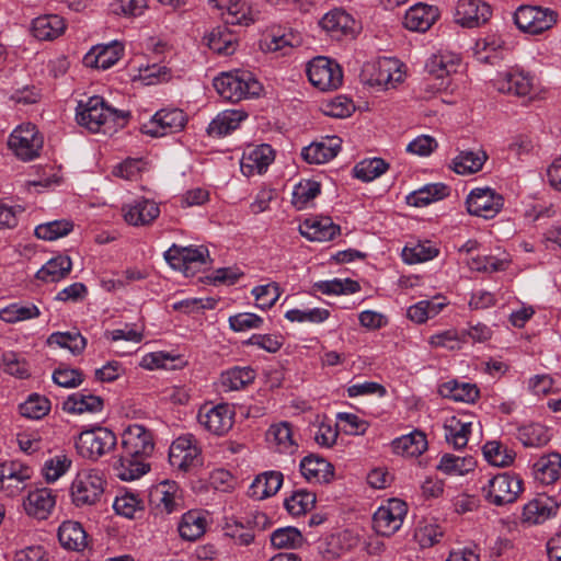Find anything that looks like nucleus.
Masks as SVG:
<instances>
[{"mask_svg": "<svg viewBox=\"0 0 561 561\" xmlns=\"http://www.w3.org/2000/svg\"><path fill=\"white\" fill-rule=\"evenodd\" d=\"M41 316L39 309L33 305L11 304L0 310V319L7 323H15Z\"/></svg>", "mask_w": 561, "mask_h": 561, "instance_id": "obj_50", "label": "nucleus"}, {"mask_svg": "<svg viewBox=\"0 0 561 561\" xmlns=\"http://www.w3.org/2000/svg\"><path fill=\"white\" fill-rule=\"evenodd\" d=\"M517 438L526 447H541L550 440L547 427L538 423L520 426Z\"/></svg>", "mask_w": 561, "mask_h": 561, "instance_id": "obj_49", "label": "nucleus"}, {"mask_svg": "<svg viewBox=\"0 0 561 561\" xmlns=\"http://www.w3.org/2000/svg\"><path fill=\"white\" fill-rule=\"evenodd\" d=\"M300 233L311 241H330L340 234L341 228L330 217L307 218L299 226Z\"/></svg>", "mask_w": 561, "mask_h": 561, "instance_id": "obj_22", "label": "nucleus"}, {"mask_svg": "<svg viewBox=\"0 0 561 561\" xmlns=\"http://www.w3.org/2000/svg\"><path fill=\"white\" fill-rule=\"evenodd\" d=\"M275 158L276 151L267 144L248 146L240 161L241 172L245 176L262 174Z\"/></svg>", "mask_w": 561, "mask_h": 561, "instance_id": "obj_17", "label": "nucleus"}, {"mask_svg": "<svg viewBox=\"0 0 561 561\" xmlns=\"http://www.w3.org/2000/svg\"><path fill=\"white\" fill-rule=\"evenodd\" d=\"M492 15L491 7L481 0H458L456 22L463 27H478Z\"/></svg>", "mask_w": 561, "mask_h": 561, "instance_id": "obj_18", "label": "nucleus"}, {"mask_svg": "<svg viewBox=\"0 0 561 561\" xmlns=\"http://www.w3.org/2000/svg\"><path fill=\"white\" fill-rule=\"evenodd\" d=\"M123 454L147 458L154 449L150 431L140 424L129 425L122 434Z\"/></svg>", "mask_w": 561, "mask_h": 561, "instance_id": "obj_15", "label": "nucleus"}, {"mask_svg": "<svg viewBox=\"0 0 561 561\" xmlns=\"http://www.w3.org/2000/svg\"><path fill=\"white\" fill-rule=\"evenodd\" d=\"M214 87L222 99L230 102L256 96L262 89L254 76L244 70L221 73L214 79Z\"/></svg>", "mask_w": 561, "mask_h": 561, "instance_id": "obj_2", "label": "nucleus"}, {"mask_svg": "<svg viewBox=\"0 0 561 561\" xmlns=\"http://www.w3.org/2000/svg\"><path fill=\"white\" fill-rule=\"evenodd\" d=\"M129 116V112L108 106L104 99L98 95L89 98L85 103L79 102L76 115L78 124L93 133L99 131L102 126L106 129L123 128Z\"/></svg>", "mask_w": 561, "mask_h": 561, "instance_id": "obj_1", "label": "nucleus"}, {"mask_svg": "<svg viewBox=\"0 0 561 561\" xmlns=\"http://www.w3.org/2000/svg\"><path fill=\"white\" fill-rule=\"evenodd\" d=\"M321 192V185L317 181L305 180L295 185L291 194V204L297 209L305 208L309 202L316 198Z\"/></svg>", "mask_w": 561, "mask_h": 561, "instance_id": "obj_53", "label": "nucleus"}, {"mask_svg": "<svg viewBox=\"0 0 561 561\" xmlns=\"http://www.w3.org/2000/svg\"><path fill=\"white\" fill-rule=\"evenodd\" d=\"M234 412L227 403H220L199 410L197 419L208 432L221 436L228 433L233 425Z\"/></svg>", "mask_w": 561, "mask_h": 561, "instance_id": "obj_16", "label": "nucleus"}, {"mask_svg": "<svg viewBox=\"0 0 561 561\" xmlns=\"http://www.w3.org/2000/svg\"><path fill=\"white\" fill-rule=\"evenodd\" d=\"M408 512L407 504L399 499H391L380 506L373 516V527L377 534L389 537L398 531Z\"/></svg>", "mask_w": 561, "mask_h": 561, "instance_id": "obj_10", "label": "nucleus"}, {"mask_svg": "<svg viewBox=\"0 0 561 561\" xmlns=\"http://www.w3.org/2000/svg\"><path fill=\"white\" fill-rule=\"evenodd\" d=\"M146 458L123 454L115 466L116 476L124 481H133L144 476L149 470Z\"/></svg>", "mask_w": 561, "mask_h": 561, "instance_id": "obj_43", "label": "nucleus"}, {"mask_svg": "<svg viewBox=\"0 0 561 561\" xmlns=\"http://www.w3.org/2000/svg\"><path fill=\"white\" fill-rule=\"evenodd\" d=\"M44 139L35 125L27 123L16 127L8 140L9 148L18 158L31 161L39 156Z\"/></svg>", "mask_w": 561, "mask_h": 561, "instance_id": "obj_8", "label": "nucleus"}, {"mask_svg": "<svg viewBox=\"0 0 561 561\" xmlns=\"http://www.w3.org/2000/svg\"><path fill=\"white\" fill-rule=\"evenodd\" d=\"M388 167L381 158L366 159L355 165L354 175L364 182H369L383 174Z\"/></svg>", "mask_w": 561, "mask_h": 561, "instance_id": "obj_57", "label": "nucleus"}, {"mask_svg": "<svg viewBox=\"0 0 561 561\" xmlns=\"http://www.w3.org/2000/svg\"><path fill=\"white\" fill-rule=\"evenodd\" d=\"M70 466L71 460L66 455H57L45 462L44 476L48 482H54L65 474Z\"/></svg>", "mask_w": 561, "mask_h": 561, "instance_id": "obj_62", "label": "nucleus"}, {"mask_svg": "<svg viewBox=\"0 0 561 561\" xmlns=\"http://www.w3.org/2000/svg\"><path fill=\"white\" fill-rule=\"evenodd\" d=\"M123 46L116 42L93 47L83 58L85 66L106 70L114 66L123 55Z\"/></svg>", "mask_w": 561, "mask_h": 561, "instance_id": "obj_27", "label": "nucleus"}, {"mask_svg": "<svg viewBox=\"0 0 561 561\" xmlns=\"http://www.w3.org/2000/svg\"><path fill=\"white\" fill-rule=\"evenodd\" d=\"M471 423H462L456 417H451L444 426L445 438L451 443L456 449L465 447L468 443Z\"/></svg>", "mask_w": 561, "mask_h": 561, "instance_id": "obj_54", "label": "nucleus"}, {"mask_svg": "<svg viewBox=\"0 0 561 561\" xmlns=\"http://www.w3.org/2000/svg\"><path fill=\"white\" fill-rule=\"evenodd\" d=\"M307 76L310 83L320 91H333L343 82V72L340 65L328 57H314L307 66Z\"/></svg>", "mask_w": 561, "mask_h": 561, "instance_id": "obj_6", "label": "nucleus"}, {"mask_svg": "<svg viewBox=\"0 0 561 561\" xmlns=\"http://www.w3.org/2000/svg\"><path fill=\"white\" fill-rule=\"evenodd\" d=\"M30 467L20 461H8L0 465V489L9 496L16 495L26 480L31 478Z\"/></svg>", "mask_w": 561, "mask_h": 561, "instance_id": "obj_19", "label": "nucleus"}, {"mask_svg": "<svg viewBox=\"0 0 561 561\" xmlns=\"http://www.w3.org/2000/svg\"><path fill=\"white\" fill-rule=\"evenodd\" d=\"M354 24V19L342 9L331 10L320 21L322 28L334 38L352 33Z\"/></svg>", "mask_w": 561, "mask_h": 561, "instance_id": "obj_32", "label": "nucleus"}, {"mask_svg": "<svg viewBox=\"0 0 561 561\" xmlns=\"http://www.w3.org/2000/svg\"><path fill=\"white\" fill-rule=\"evenodd\" d=\"M488 159L485 151L461 150L451 161L450 168L458 174H472L480 171Z\"/></svg>", "mask_w": 561, "mask_h": 561, "instance_id": "obj_37", "label": "nucleus"}, {"mask_svg": "<svg viewBox=\"0 0 561 561\" xmlns=\"http://www.w3.org/2000/svg\"><path fill=\"white\" fill-rule=\"evenodd\" d=\"M46 343L48 346L68 350L72 355H80L87 346V339L78 331L54 332Z\"/></svg>", "mask_w": 561, "mask_h": 561, "instance_id": "obj_45", "label": "nucleus"}, {"mask_svg": "<svg viewBox=\"0 0 561 561\" xmlns=\"http://www.w3.org/2000/svg\"><path fill=\"white\" fill-rule=\"evenodd\" d=\"M62 409L71 414L95 413L103 409V399L91 393L76 392L66 399Z\"/></svg>", "mask_w": 561, "mask_h": 561, "instance_id": "obj_34", "label": "nucleus"}, {"mask_svg": "<svg viewBox=\"0 0 561 561\" xmlns=\"http://www.w3.org/2000/svg\"><path fill=\"white\" fill-rule=\"evenodd\" d=\"M496 89L502 93L526 96L533 91V77L520 70L501 73L496 79Z\"/></svg>", "mask_w": 561, "mask_h": 561, "instance_id": "obj_23", "label": "nucleus"}, {"mask_svg": "<svg viewBox=\"0 0 561 561\" xmlns=\"http://www.w3.org/2000/svg\"><path fill=\"white\" fill-rule=\"evenodd\" d=\"M393 451L398 455L417 457L427 449L426 435L419 430L392 440Z\"/></svg>", "mask_w": 561, "mask_h": 561, "instance_id": "obj_33", "label": "nucleus"}, {"mask_svg": "<svg viewBox=\"0 0 561 561\" xmlns=\"http://www.w3.org/2000/svg\"><path fill=\"white\" fill-rule=\"evenodd\" d=\"M73 224L70 220L61 219L38 225L35 228V236L39 239L53 241L70 233Z\"/></svg>", "mask_w": 561, "mask_h": 561, "instance_id": "obj_55", "label": "nucleus"}, {"mask_svg": "<svg viewBox=\"0 0 561 561\" xmlns=\"http://www.w3.org/2000/svg\"><path fill=\"white\" fill-rule=\"evenodd\" d=\"M58 540L68 550L81 551L87 545V533L79 522L66 520L58 528Z\"/></svg>", "mask_w": 561, "mask_h": 561, "instance_id": "obj_31", "label": "nucleus"}, {"mask_svg": "<svg viewBox=\"0 0 561 561\" xmlns=\"http://www.w3.org/2000/svg\"><path fill=\"white\" fill-rule=\"evenodd\" d=\"M558 508V504L551 497L540 495L524 506L523 520L541 524L556 515Z\"/></svg>", "mask_w": 561, "mask_h": 561, "instance_id": "obj_30", "label": "nucleus"}, {"mask_svg": "<svg viewBox=\"0 0 561 561\" xmlns=\"http://www.w3.org/2000/svg\"><path fill=\"white\" fill-rule=\"evenodd\" d=\"M56 504V495L51 489L41 488L31 491L24 501V508L30 516L46 519Z\"/></svg>", "mask_w": 561, "mask_h": 561, "instance_id": "obj_25", "label": "nucleus"}, {"mask_svg": "<svg viewBox=\"0 0 561 561\" xmlns=\"http://www.w3.org/2000/svg\"><path fill=\"white\" fill-rule=\"evenodd\" d=\"M65 27L64 19L57 14L38 16L32 23L33 35L39 41L57 38L64 33Z\"/></svg>", "mask_w": 561, "mask_h": 561, "instance_id": "obj_35", "label": "nucleus"}, {"mask_svg": "<svg viewBox=\"0 0 561 561\" xmlns=\"http://www.w3.org/2000/svg\"><path fill=\"white\" fill-rule=\"evenodd\" d=\"M50 410V402L39 394H31L26 401L19 405L20 414L32 420L44 417Z\"/></svg>", "mask_w": 561, "mask_h": 561, "instance_id": "obj_56", "label": "nucleus"}, {"mask_svg": "<svg viewBox=\"0 0 561 561\" xmlns=\"http://www.w3.org/2000/svg\"><path fill=\"white\" fill-rule=\"evenodd\" d=\"M206 529V519L198 513L190 511L182 516L179 524L180 536L188 541L198 539Z\"/></svg>", "mask_w": 561, "mask_h": 561, "instance_id": "obj_47", "label": "nucleus"}, {"mask_svg": "<svg viewBox=\"0 0 561 561\" xmlns=\"http://www.w3.org/2000/svg\"><path fill=\"white\" fill-rule=\"evenodd\" d=\"M116 444V435L111 430L96 426L79 434L76 448L83 458L98 460L113 450Z\"/></svg>", "mask_w": 561, "mask_h": 561, "instance_id": "obj_4", "label": "nucleus"}, {"mask_svg": "<svg viewBox=\"0 0 561 561\" xmlns=\"http://www.w3.org/2000/svg\"><path fill=\"white\" fill-rule=\"evenodd\" d=\"M482 492L490 504L504 506L514 503L523 492V480L515 473H499L489 480Z\"/></svg>", "mask_w": 561, "mask_h": 561, "instance_id": "obj_5", "label": "nucleus"}, {"mask_svg": "<svg viewBox=\"0 0 561 561\" xmlns=\"http://www.w3.org/2000/svg\"><path fill=\"white\" fill-rule=\"evenodd\" d=\"M301 474L310 482L328 484L334 479V467L319 455H308L299 463Z\"/></svg>", "mask_w": 561, "mask_h": 561, "instance_id": "obj_21", "label": "nucleus"}, {"mask_svg": "<svg viewBox=\"0 0 561 561\" xmlns=\"http://www.w3.org/2000/svg\"><path fill=\"white\" fill-rule=\"evenodd\" d=\"M438 393L454 401L472 403L479 397V389L473 383L449 380L439 386Z\"/></svg>", "mask_w": 561, "mask_h": 561, "instance_id": "obj_40", "label": "nucleus"}, {"mask_svg": "<svg viewBox=\"0 0 561 561\" xmlns=\"http://www.w3.org/2000/svg\"><path fill=\"white\" fill-rule=\"evenodd\" d=\"M255 376L254 369L249 366L229 368L220 375V388L226 392L241 390L252 383Z\"/></svg>", "mask_w": 561, "mask_h": 561, "instance_id": "obj_36", "label": "nucleus"}, {"mask_svg": "<svg viewBox=\"0 0 561 561\" xmlns=\"http://www.w3.org/2000/svg\"><path fill=\"white\" fill-rule=\"evenodd\" d=\"M199 454L194 436L183 435L171 444L169 462L173 469L186 472L199 463Z\"/></svg>", "mask_w": 561, "mask_h": 561, "instance_id": "obj_11", "label": "nucleus"}, {"mask_svg": "<svg viewBox=\"0 0 561 561\" xmlns=\"http://www.w3.org/2000/svg\"><path fill=\"white\" fill-rule=\"evenodd\" d=\"M207 46L215 53L228 56L234 53L237 38L226 25L215 27L205 36Z\"/></svg>", "mask_w": 561, "mask_h": 561, "instance_id": "obj_39", "label": "nucleus"}, {"mask_svg": "<svg viewBox=\"0 0 561 561\" xmlns=\"http://www.w3.org/2000/svg\"><path fill=\"white\" fill-rule=\"evenodd\" d=\"M342 140L337 136L325 137L313 141L301 150L302 159L309 164L325 163L335 158L341 149Z\"/></svg>", "mask_w": 561, "mask_h": 561, "instance_id": "obj_20", "label": "nucleus"}, {"mask_svg": "<svg viewBox=\"0 0 561 561\" xmlns=\"http://www.w3.org/2000/svg\"><path fill=\"white\" fill-rule=\"evenodd\" d=\"M226 24L248 26L255 21L254 13L245 0H238L227 12L220 13Z\"/></svg>", "mask_w": 561, "mask_h": 561, "instance_id": "obj_52", "label": "nucleus"}, {"mask_svg": "<svg viewBox=\"0 0 561 561\" xmlns=\"http://www.w3.org/2000/svg\"><path fill=\"white\" fill-rule=\"evenodd\" d=\"M450 188L443 183L427 184L407 197L409 205L423 207L449 195Z\"/></svg>", "mask_w": 561, "mask_h": 561, "instance_id": "obj_44", "label": "nucleus"}, {"mask_svg": "<svg viewBox=\"0 0 561 561\" xmlns=\"http://www.w3.org/2000/svg\"><path fill=\"white\" fill-rule=\"evenodd\" d=\"M186 123L185 113L180 108H162L141 127L142 133L152 137H162L180 131Z\"/></svg>", "mask_w": 561, "mask_h": 561, "instance_id": "obj_12", "label": "nucleus"}, {"mask_svg": "<svg viewBox=\"0 0 561 561\" xmlns=\"http://www.w3.org/2000/svg\"><path fill=\"white\" fill-rule=\"evenodd\" d=\"M72 262L67 255L50 259L36 273V278L46 283H55L65 278L71 271Z\"/></svg>", "mask_w": 561, "mask_h": 561, "instance_id": "obj_42", "label": "nucleus"}, {"mask_svg": "<svg viewBox=\"0 0 561 561\" xmlns=\"http://www.w3.org/2000/svg\"><path fill=\"white\" fill-rule=\"evenodd\" d=\"M316 495L313 493L300 490L287 497L283 505L289 515L299 517L306 515L313 507Z\"/></svg>", "mask_w": 561, "mask_h": 561, "instance_id": "obj_51", "label": "nucleus"}, {"mask_svg": "<svg viewBox=\"0 0 561 561\" xmlns=\"http://www.w3.org/2000/svg\"><path fill=\"white\" fill-rule=\"evenodd\" d=\"M466 204L469 214L490 219L502 209L504 199L490 187H479L471 191Z\"/></svg>", "mask_w": 561, "mask_h": 561, "instance_id": "obj_14", "label": "nucleus"}, {"mask_svg": "<svg viewBox=\"0 0 561 561\" xmlns=\"http://www.w3.org/2000/svg\"><path fill=\"white\" fill-rule=\"evenodd\" d=\"M280 489V472L267 471L259 474L251 483L248 494L254 500H264Z\"/></svg>", "mask_w": 561, "mask_h": 561, "instance_id": "obj_38", "label": "nucleus"}, {"mask_svg": "<svg viewBox=\"0 0 561 561\" xmlns=\"http://www.w3.org/2000/svg\"><path fill=\"white\" fill-rule=\"evenodd\" d=\"M437 18V8L419 3L407 11L403 24L410 31L425 32L434 24Z\"/></svg>", "mask_w": 561, "mask_h": 561, "instance_id": "obj_28", "label": "nucleus"}, {"mask_svg": "<svg viewBox=\"0 0 561 561\" xmlns=\"http://www.w3.org/2000/svg\"><path fill=\"white\" fill-rule=\"evenodd\" d=\"M178 485L175 482L162 481L149 494L150 503L157 513L171 514L179 507Z\"/></svg>", "mask_w": 561, "mask_h": 561, "instance_id": "obj_24", "label": "nucleus"}, {"mask_svg": "<svg viewBox=\"0 0 561 561\" xmlns=\"http://www.w3.org/2000/svg\"><path fill=\"white\" fill-rule=\"evenodd\" d=\"M124 219L131 226H147L154 221L160 215L157 203L149 199H139L134 204L123 207Z\"/></svg>", "mask_w": 561, "mask_h": 561, "instance_id": "obj_26", "label": "nucleus"}, {"mask_svg": "<svg viewBox=\"0 0 561 561\" xmlns=\"http://www.w3.org/2000/svg\"><path fill=\"white\" fill-rule=\"evenodd\" d=\"M164 259L174 270L190 276L194 275L201 266L207 264L209 252L203 245L181 247L173 244L164 252Z\"/></svg>", "mask_w": 561, "mask_h": 561, "instance_id": "obj_7", "label": "nucleus"}, {"mask_svg": "<svg viewBox=\"0 0 561 561\" xmlns=\"http://www.w3.org/2000/svg\"><path fill=\"white\" fill-rule=\"evenodd\" d=\"M247 118L248 113L242 110L222 111L210 122L207 133L216 137L226 136L239 128L240 124Z\"/></svg>", "mask_w": 561, "mask_h": 561, "instance_id": "obj_29", "label": "nucleus"}, {"mask_svg": "<svg viewBox=\"0 0 561 561\" xmlns=\"http://www.w3.org/2000/svg\"><path fill=\"white\" fill-rule=\"evenodd\" d=\"M314 287L324 295L354 294L360 289L359 284L351 278L319 282Z\"/></svg>", "mask_w": 561, "mask_h": 561, "instance_id": "obj_59", "label": "nucleus"}, {"mask_svg": "<svg viewBox=\"0 0 561 561\" xmlns=\"http://www.w3.org/2000/svg\"><path fill=\"white\" fill-rule=\"evenodd\" d=\"M103 492L104 481L94 469L79 471L70 486V496L77 507L95 505Z\"/></svg>", "mask_w": 561, "mask_h": 561, "instance_id": "obj_3", "label": "nucleus"}, {"mask_svg": "<svg viewBox=\"0 0 561 561\" xmlns=\"http://www.w3.org/2000/svg\"><path fill=\"white\" fill-rule=\"evenodd\" d=\"M459 59L449 55H433L425 65V69L431 77L428 80L438 81L437 83L427 82L425 90L428 92H437L448 88L449 76L457 72Z\"/></svg>", "mask_w": 561, "mask_h": 561, "instance_id": "obj_13", "label": "nucleus"}, {"mask_svg": "<svg viewBox=\"0 0 561 561\" xmlns=\"http://www.w3.org/2000/svg\"><path fill=\"white\" fill-rule=\"evenodd\" d=\"M558 13L549 8L520 5L515 14L516 26L530 34H540L557 23Z\"/></svg>", "mask_w": 561, "mask_h": 561, "instance_id": "obj_9", "label": "nucleus"}, {"mask_svg": "<svg viewBox=\"0 0 561 561\" xmlns=\"http://www.w3.org/2000/svg\"><path fill=\"white\" fill-rule=\"evenodd\" d=\"M255 298L256 306L261 309H266L277 301L280 296L278 285L276 283L256 286L252 289Z\"/></svg>", "mask_w": 561, "mask_h": 561, "instance_id": "obj_63", "label": "nucleus"}, {"mask_svg": "<svg viewBox=\"0 0 561 561\" xmlns=\"http://www.w3.org/2000/svg\"><path fill=\"white\" fill-rule=\"evenodd\" d=\"M485 460L495 467H507L513 463L516 453L501 442L491 440L482 448Z\"/></svg>", "mask_w": 561, "mask_h": 561, "instance_id": "obj_46", "label": "nucleus"}, {"mask_svg": "<svg viewBox=\"0 0 561 561\" xmlns=\"http://www.w3.org/2000/svg\"><path fill=\"white\" fill-rule=\"evenodd\" d=\"M438 252L431 241H424L413 247H405L402 255L407 263L414 264L432 260L438 255Z\"/></svg>", "mask_w": 561, "mask_h": 561, "instance_id": "obj_58", "label": "nucleus"}, {"mask_svg": "<svg viewBox=\"0 0 561 561\" xmlns=\"http://www.w3.org/2000/svg\"><path fill=\"white\" fill-rule=\"evenodd\" d=\"M444 533L436 524H425L415 530V539L422 548H430L438 543Z\"/></svg>", "mask_w": 561, "mask_h": 561, "instance_id": "obj_64", "label": "nucleus"}, {"mask_svg": "<svg viewBox=\"0 0 561 561\" xmlns=\"http://www.w3.org/2000/svg\"><path fill=\"white\" fill-rule=\"evenodd\" d=\"M476 467V460L473 457H459L451 454H445L437 469L445 472L446 474L463 476L472 471Z\"/></svg>", "mask_w": 561, "mask_h": 561, "instance_id": "obj_48", "label": "nucleus"}, {"mask_svg": "<svg viewBox=\"0 0 561 561\" xmlns=\"http://www.w3.org/2000/svg\"><path fill=\"white\" fill-rule=\"evenodd\" d=\"M330 317V311L324 308H311L306 310L291 309L285 313V318L291 322L321 323Z\"/></svg>", "mask_w": 561, "mask_h": 561, "instance_id": "obj_60", "label": "nucleus"}, {"mask_svg": "<svg viewBox=\"0 0 561 561\" xmlns=\"http://www.w3.org/2000/svg\"><path fill=\"white\" fill-rule=\"evenodd\" d=\"M536 478L545 484L561 479V454L551 453L540 457L534 465Z\"/></svg>", "mask_w": 561, "mask_h": 561, "instance_id": "obj_41", "label": "nucleus"}, {"mask_svg": "<svg viewBox=\"0 0 561 561\" xmlns=\"http://www.w3.org/2000/svg\"><path fill=\"white\" fill-rule=\"evenodd\" d=\"M53 380L64 388H77L83 382L84 376L79 369L60 366L54 370Z\"/></svg>", "mask_w": 561, "mask_h": 561, "instance_id": "obj_61", "label": "nucleus"}]
</instances>
